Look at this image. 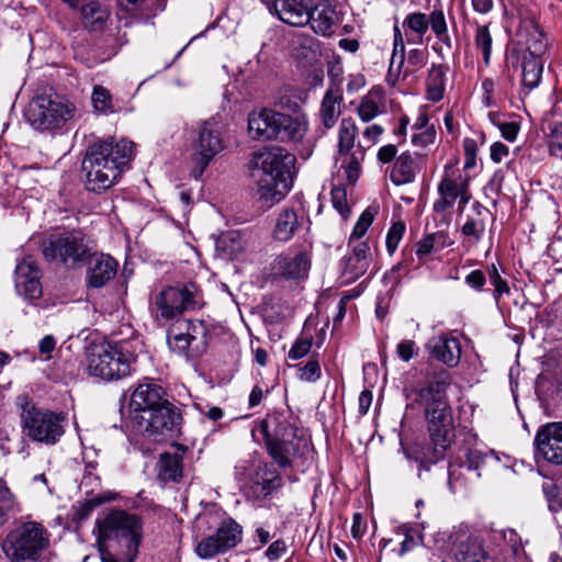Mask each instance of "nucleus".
Masks as SVG:
<instances>
[{"label":"nucleus","mask_w":562,"mask_h":562,"mask_svg":"<svg viewBox=\"0 0 562 562\" xmlns=\"http://www.w3.org/2000/svg\"><path fill=\"white\" fill-rule=\"evenodd\" d=\"M450 385L449 373L441 370L429 376L423 384L406 393V408L423 409L428 425L430 445L420 450H404L407 459L418 462L420 470L435 464L445 457L453 435L452 411L448 402L447 390Z\"/></svg>","instance_id":"f257e3e1"},{"label":"nucleus","mask_w":562,"mask_h":562,"mask_svg":"<svg viewBox=\"0 0 562 562\" xmlns=\"http://www.w3.org/2000/svg\"><path fill=\"white\" fill-rule=\"evenodd\" d=\"M133 155L134 144L127 139H109L90 145L81 164L86 189L98 194L110 189L121 178Z\"/></svg>","instance_id":"f03ea898"},{"label":"nucleus","mask_w":562,"mask_h":562,"mask_svg":"<svg viewBox=\"0 0 562 562\" xmlns=\"http://www.w3.org/2000/svg\"><path fill=\"white\" fill-rule=\"evenodd\" d=\"M142 520L134 514L113 510L98 521L102 562H133L142 541Z\"/></svg>","instance_id":"7ed1b4c3"},{"label":"nucleus","mask_w":562,"mask_h":562,"mask_svg":"<svg viewBox=\"0 0 562 562\" xmlns=\"http://www.w3.org/2000/svg\"><path fill=\"white\" fill-rule=\"evenodd\" d=\"M295 157L276 146L260 150L252 158V177L260 201L271 206L280 202L291 189V171Z\"/></svg>","instance_id":"20e7f679"},{"label":"nucleus","mask_w":562,"mask_h":562,"mask_svg":"<svg viewBox=\"0 0 562 562\" xmlns=\"http://www.w3.org/2000/svg\"><path fill=\"white\" fill-rule=\"evenodd\" d=\"M306 132L307 119L302 113L285 114L271 109H261L248 115V133L257 140L300 143Z\"/></svg>","instance_id":"39448f33"},{"label":"nucleus","mask_w":562,"mask_h":562,"mask_svg":"<svg viewBox=\"0 0 562 562\" xmlns=\"http://www.w3.org/2000/svg\"><path fill=\"white\" fill-rule=\"evenodd\" d=\"M259 430L269 456L281 468L291 467L292 458L303 454L308 448L306 439L297 436L296 429L281 416H267L260 422Z\"/></svg>","instance_id":"423d86ee"},{"label":"nucleus","mask_w":562,"mask_h":562,"mask_svg":"<svg viewBox=\"0 0 562 562\" xmlns=\"http://www.w3.org/2000/svg\"><path fill=\"white\" fill-rule=\"evenodd\" d=\"M378 205H369L358 218L348 241L349 252L341 260V277L349 283L363 276L372 260L373 254L368 240H362L376 214Z\"/></svg>","instance_id":"0eeeda50"},{"label":"nucleus","mask_w":562,"mask_h":562,"mask_svg":"<svg viewBox=\"0 0 562 562\" xmlns=\"http://www.w3.org/2000/svg\"><path fill=\"white\" fill-rule=\"evenodd\" d=\"M49 546L48 531L36 521L18 525L5 536L1 548L11 562L36 561Z\"/></svg>","instance_id":"6e6552de"},{"label":"nucleus","mask_w":562,"mask_h":562,"mask_svg":"<svg viewBox=\"0 0 562 562\" xmlns=\"http://www.w3.org/2000/svg\"><path fill=\"white\" fill-rule=\"evenodd\" d=\"M77 112L74 102L61 95H40L27 108V122L40 132H59L70 122Z\"/></svg>","instance_id":"1a4fd4ad"},{"label":"nucleus","mask_w":562,"mask_h":562,"mask_svg":"<svg viewBox=\"0 0 562 562\" xmlns=\"http://www.w3.org/2000/svg\"><path fill=\"white\" fill-rule=\"evenodd\" d=\"M93 247L89 238L80 231L54 233L42 244L47 260L58 261L75 268L92 256Z\"/></svg>","instance_id":"9d476101"},{"label":"nucleus","mask_w":562,"mask_h":562,"mask_svg":"<svg viewBox=\"0 0 562 562\" xmlns=\"http://www.w3.org/2000/svg\"><path fill=\"white\" fill-rule=\"evenodd\" d=\"M203 295L193 282L167 286L150 300V311L157 321H169L189 310L200 308Z\"/></svg>","instance_id":"9b49d317"},{"label":"nucleus","mask_w":562,"mask_h":562,"mask_svg":"<svg viewBox=\"0 0 562 562\" xmlns=\"http://www.w3.org/2000/svg\"><path fill=\"white\" fill-rule=\"evenodd\" d=\"M87 372L105 381L125 378L131 372V362L116 344L90 345L86 350Z\"/></svg>","instance_id":"f8f14e48"},{"label":"nucleus","mask_w":562,"mask_h":562,"mask_svg":"<svg viewBox=\"0 0 562 562\" xmlns=\"http://www.w3.org/2000/svg\"><path fill=\"white\" fill-rule=\"evenodd\" d=\"M22 428L35 442L53 446L65 434L66 415L49 409H41L26 403L21 413Z\"/></svg>","instance_id":"ddd939ff"},{"label":"nucleus","mask_w":562,"mask_h":562,"mask_svg":"<svg viewBox=\"0 0 562 562\" xmlns=\"http://www.w3.org/2000/svg\"><path fill=\"white\" fill-rule=\"evenodd\" d=\"M192 177L200 179L213 159L224 149V142L215 120L204 121L196 131L192 145Z\"/></svg>","instance_id":"4468645a"},{"label":"nucleus","mask_w":562,"mask_h":562,"mask_svg":"<svg viewBox=\"0 0 562 562\" xmlns=\"http://www.w3.org/2000/svg\"><path fill=\"white\" fill-rule=\"evenodd\" d=\"M180 414L173 405L165 402L151 409L132 415V424L136 434L157 440V437L172 431L178 425Z\"/></svg>","instance_id":"2eb2a0df"},{"label":"nucleus","mask_w":562,"mask_h":562,"mask_svg":"<svg viewBox=\"0 0 562 562\" xmlns=\"http://www.w3.org/2000/svg\"><path fill=\"white\" fill-rule=\"evenodd\" d=\"M397 148L389 144L378 150L376 158L382 164H389L394 160L390 171V180L395 186L408 184L415 181L420 171L422 156L416 153L404 151L396 157Z\"/></svg>","instance_id":"dca6fc26"},{"label":"nucleus","mask_w":562,"mask_h":562,"mask_svg":"<svg viewBox=\"0 0 562 562\" xmlns=\"http://www.w3.org/2000/svg\"><path fill=\"white\" fill-rule=\"evenodd\" d=\"M243 538V528L234 519L221 522L215 532L203 538L196 546V554L202 559H211L235 548Z\"/></svg>","instance_id":"f3484780"},{"label":"nucleus","mask_w":562,"mask_h":562,"mask_svg":"<svg viewBox=\"0 0 562 562\" xmlns=\"http://www.w3.org/2000/svg\"><path fill=\"white\" fill-rule=\"evenodd\" d=\"M407 66L405 64V45L403 35L397 25L394 26L393 50L390 59L386 81L394 87L397 81L407 78L412 72L419 69L425 64V52L423 49H412L408 52Z\"/></svg>","instance_id":"a211bd4d"},{"label":"nucleus","mask_w":562,"mask_h":562,"mask_svg":"<svg viewBox=\"0 0 562 562\" xmlns=\"http://www.w3.org/2000/svg\"><path fill=\"white\" fill-rule=\"evenodd\" d=\"M438 199L434 202L432 209L437 214H445L451 210L458 200V207L463 212L470 202L472 194L469 190V181L461 176L453 178L445 176L438 184Z\"/></svg>","instance_id":"6ab92c4d"},{"label":"nucleus","mask_w":562,"mask_h":562,"mask_svg":"<svg viewBox=\"0 0 562 562\" xmlns=\"http://www.w3.org/2000/svg\"><path fill=\"white\" fill-rule=\"evenodd\" d=\"M311 268V252L305 247L291 248L276 257L271 265L273 276L288 280L307 277Z\"/></svg>","instance_id":"aec40b11"},{"label":"nucleus","mask_w":562,"mask_h":562,"mask_svg":"<svg viewBox=\"0 0 562 562\" xmlns=\"http://www.w3.org/2000/svg\"><path fill=\"white\" fill-rule=\"evenodd\" d=\"M535 456L553 464H562V423L541 426L535 438Z\"/></svg>","instance_id":"412c9836"},{"label":"nucleus","mask_w":562,"mask_h":562,"mask_svg":"<svg viewBox=\"0 0 562 562\" xmlns=\"http://www.w3.org/2000/svg\"><path fill=\"white\" fill-rule=\"evenodd\" d=\"M15 290L27 301L42 296L41 270L33 257L27 256L18 262L14 272Z\"/></svg>","instance_id":"4be33fe9"},{"label":"nucleus","mask_w":562,"mask_h":562,"mask_svg":"<svg viewBox=\"0 0 562 562\" xmlns=\"http://www.w3.org/2000/svg\"><path fill=\"white\" fill-rule=\"evenodd\" d=\"M281 485L282 477L280 474L267 464H261L257 468L245 494L247 499L259 503L271 497Z\"/></svg>","instance_id":"5701e85b"},{"label":"nucleus","mask_w":562,"mask_h":562,"mask_svg":"<svg viewBox=\"0 0 562 562\" xmlns=\"http://www.w3.org/2000/svg\"><path fill=\"white\" fill-rule=\"evenodd\" d=\"M308 15L311 16L308 24L312 30L316 34L327 37L335 34L336 29L342 21L341 12L328 1H319L311 7Z\"/></svg>","instance_id":"b1692460"},{"label":"nucleus","mask_w":562,"mask_h":562,"mask_svg":"<svg viewBox=\"0 0 562 562\" xmlns=\"http://www.w3.org/2000/svg\"><path fill=\"white\" fill-rule=\"evenodd\" d=\"M426 349L432 358L450 368L456 367L461 358L460 342L451 336L439 335L431 337L426 344Z\"/></svg>","instance_id":"393cba45"},{"label":"nucleus","mask_w":562,"mask_h":562,"mask_svg":"<svg viewBox=\"0 0 562 562\" xmlns=\"http://www.w3.org/2000/svg\"><path fill=\"white\" fill-rule=\"evenodd\" d=\"M311 7L307 0H276L272 5L282 22L296 27L308 24Z\"/></svg>","instance_id":"a878e982"},{"label":"nucleus","mask_w":562,"mask_h":562,"mask_svg":"<svg viewBox=\"0 0 562 562\" xmlns=\"http://www.w3.org/2000/svg\"><path fill=\"white\" fill-rule=\"evenodd\" d=\"M451 550L457 562H494L480 539L473 536L460 535Z\"/></svg>","instance_id":"bb28decb"},{"label":"nucleus","mask_w":562,"mask_h":562,"mask_svg":"<svg viewBox=\"0 0 562 562\" xmlns=\"http://www.w3.org/2000/svg\"><path fill=\"white\" fill-rule=\"evenodd\" d=\"M117 270V262L109 255H99L92 258L87 273V283L90 288L100 289L111 281Z\"/></svg>","instance_id":"cd10ccee"},{"label":"nucleus","mask_w":562,"mask_h":562,"mask_svg":"<svg viewBox=\"0 0 562 562\" xmlns=\"http://www.w3.org/2000/svg\"><path fill=\"white\" fill-rule=\"evenodd\" d=\"M166 401L161 398V389L153 383L139 384L131 396L130 407L133 415L143 413L145 409H151Z\"/></svg>","instance_id":"c85d7f7f"},{"label":"nucleus","mask_w":562,"mask_h":562,"mask_svg":"<svg viewBox=\"0 0 562 562\" xmlns=\"http://www.w3.org/2000/svg\"><path fill=\"white\" fill-rule=\"evenodd\" d=\"M342 102V92L338 85H331L321 103L319 119L326 130H330L340 115V104Z\"/></svg>","instance_id":"c756f323"},{"label":"nucleus","mask_w":562,"mask_h":562,"mask_svg":"<svg viewBox=\"0 0 562 562\" xmlns=\"http://www.w3.org/2000/svg\"><path fill=\"white\" fill-rule=\"evenodd\" d=\"M448 67L432 65L426 78V99L430 102H439L443 99L446 91Z\"/></svg>","instance_id":"7c9ffc66"},{"label":"nucleus","mask_w":562,"mask_h":562,"mask_svg":"<svg viewBox=\"0 0 562 562\" xmlns=\"http://www.w3.org/2000/svg\"><path fill=\"white\" fill-rule=\"evenodd\" d=\"M182 454L165 452L157 463L158 477L162 482H179L182 477Z\"/></svg>","instance_id":"2f4dec72"},{"label":"nucleus","mask_w":562,"mask_h":562,"mask_svg":"<svg viewBox=\"0 0 562 562\" xmlns=\"http://www.w3.org/2000/svg\"><path fill=\"white\" fill-rule=\"evenodd\" d=\"M522 35L527 52L525 57H542L548 44L546 35L539 25L532 22L527 24L522 30Z\"/></svg>","instance_id":"473e14b6"},{"label":"nucleus","mask_w":562,"mask_h":562,"mask_svg":"<svg viewBox=\"0 0 562 562\" xmlns=\"http://www.w3.org/2000/svg\"><path fill=\"white\" fill-rule=\"evenodd\" d=\"M299 227L297 214L293 209H282L273 229V238L280 241L290 240Z\"/></svg>","instance_id":"72a5a7b5"},{"label":"nucleus","mask_w":562,"mask_h":562,"mask_svg":"<svg viewBox=\"0 0 562 562\" xmlns=\"http://www.w3.org/2000/svg\"><path fill=\"white\" fill-rule=\"evenodd\" d=\"M363 158L364 149L361 145L353 150L337 155L336 162L345 170L349 183H355L358 180Z\"/></svg>","instance_id":"f704fd0d"},{"label":"nucleus","mask_w":562,"mask_h":562,"mask_svg":"<svg viewBox=\"0 0 562 562\" xmlns=\"http://www.w3.org/2000/svg\"><path fill=\"white\" fill-rule=\"evenodd\" d=\"M186 335L193 342V355H201L206 349L207 328L203 321H182L179 322Z\"/></svg>","instance_id":"c9c22d12"},{"label":"nucleus","mask_w":562,"mask_h":562,"mask_svg":"<svg viewBox=\"0 0 562 562\" xmlns=\"http://www.w3.org/2000/svg\"><path fill=\"white\" fill-rule=\"evenodd\" d=\"M81 16L87 29L98 31L103 27L109 13L99 2L90 1L81 7Z\"/></svg>","instance_id":"e433bc0d"},{"label":"nucleus","mask_w":562,"mask_h":562,"mask_svg":"<svg viewBox=\"0 0 562 562\" xmlns=\"http://www.w3.org/2000/svg\"><path fill=\"white\" fill-rule=\"evenodd\" d=\"M542 57H525L522 59V85L532 90L537 88L541 81L543 72Z\"/></svg>","instance_id":"4c0bfd02"},{"label":"nucleus","mask_w":562,"mask_h":562,"mask_svg":"<svg viewBox=\"0 0 562 562\" xmlns=\"http://www.w3.org/2000/svg\"><path fill=\"white\" fill-rule=\"evenodd\" d=\"M93 112L108 115L117 111L111 92L103 86L95 85L91 93Z\"/></svg>","instance_id":"58836bf2"},{"label":"nucleus","mask_w":562,"mask_h":562,"mask_svg":"<svg viewBox=\"0 0 562 562\" xmlns=\"http://www.w3.org/2000/svg\"><path fill=\"white\" fill-rule=\"evenodd\" d=\"M358 134L356 122L350 119H342L338 128V154L356 149L355 140Z\"/></svg>","instance_id":"ea45409f"},{"label":"nucleus","mask_w":562,"mask_h":562,"mask_svg":"<svg viewBox=\"0 0 562 562\" xmlns=\"http://www.w3.org/2000/svg\"><path fill=\"white\" fill-rule=\"evenodd\" d=\"M244 245L236 232L223 234L216 240L217 252L226 259H234L243 251Z\"/></svg>","instance_id":"a19ab883"},{"label":"nucleus","mask_w":562,"mask_h":562,"mask_svg":"<svg viewBox=\"0 0 562 562\" xmlns=\"http://www.w3.org/2000/svg\"><path fill=\"white\" fill-rule=\"evenodd\" d=\"M167 341L171 350L178 353L193 355V342L186 335L183 328L178 323L173 325L167 335Z\"/></svg>","instance_id":"79ce46f5"},{"label":"nucleus","mask_w":562,"mask_h":562,"mask_svg":"<svg viewBox=\"0 0 562 562\" xmlns=\"http://www.w3.org/2000/svg\"><path fill=\"white\" fill-rule=\"evenodd\" d=\"M381 94L370 91L358 106V115L363 122L373 120L380 113Z\"/></svg>","instance_id":"37998d69"},{"label":"nucleus","mask_w":562,"mask_h":562,"mask_svg":"<svg viewBox=\"0 0 562 562\" xmlns=\"http://www.w3.org/2000/svg\"><path fill=\"white\" fill-rule=\"evenodd\" d=\"M490 456H492V452H484L477 448L469 449L462 463L464 464L467 472L470 475H472L474 479H479L481 476L479 470L484 464L486 458Z\"/></svg>","instance_id":"c03bdc74"},{"label":"nucleus","mask_w":562,"mask_h":562,"mask_svg":"<svg viewBox=\"0 0 562 562\" xmlns=\"http://www.w3.org/2000/svg\"><path fill=\"white\" fill-rule=\"evenodd\" d=\"M471 480H474V477L467 472L462 462L460 464H450L448 471V484L452 492L464 487Z\"/></svg>","instance_id":"a18cd8bd"},{"label":"nucleus","mask_w":562,"mask_h":562,"mask_svg":"<svg viewBox=\"0 0 562 562\" xmlns=\"http://www.w3.org/2000/svg\"><path fill=\"white\" fill-rule=\"evenodd\" d=\"M492 35L487 25H479L474 35L475 47L482 52L485 65L490 64L492 53Z\"/></svg>","instance_id":"49530a36"},{"label":"nucleus","mask_w":562,"mask_h":562,"mask_svg":"<svg viewBox=\"0 0 562 562\" xmlns=\"http://www.w3.org/2000/svg\"><path fill=\"white\" fill-rule=\"evenodd\" d=\"M548 147L551 156L559 157L562 151V122H552L548 125Z\"/></svg>","instance_id":"de8ad7c7"},{"label":"nucleus","mask_w":562,"mask_h":562,"mask_svg":"<svg viewBox=\"0 0 562 562\" xmlns=\"http://www.w3.org/2000/svg\"><path fill=\"white\" fill-rule=\"evenodd\" d=\"M406 231V226L403 222H395L390 227L386 234V250L389 255H393L398 247L400 241L402 240Z\"/></svg>","instance_id":"09e8293b"},{"label":"nucleus","mask_w":562,"mask_h":562,"mask_svg":"<svg viewBox=\"0 0 562 562\" xmlns=\"http://www.w3.org/2000/svg\"><path fill=\"white\" fill-rule=\"evenodd\" d=\"M403 24L419 36H423L428 30L429 20L425 13L415 12L408 14Z\"/></svg>","instance_id":"8fccbe9b"},{"label":"nucleus","mask_w":562,"mask_h":562,"mask_svg":"<svg viewBox=\"0 0 562 562\" xmlns=\"http://www.w3.org/2000/svg\"><path fill=\"white\" fill-rule=\"evenodd\" d=\"M122 5L125 7L126 10H133L139 4L145 3L146 10H149V13L145 14L146 19H149L156 15L157 12L162 11L165 9V0H121Z\"/></svg>","instance_id":"3c124183"},{"label":"nucleus","mask_w":562,"mask_h":562,"mask_svg":"<svg viewBox=\"0 0 562 562\" xmlns=\"http://www.w3.org/2000/svg\"><path fill=\"white\" fill-rule=\"evenodd\" d=\"M429 24L431 30L437 35V37L442 41H449L447 23L445 19V14L441 10H435L429 16Z\"/></svg>","instance_id":"603ef678"},{"label":"nucleus","mask_w":562,"mask_h":562,"mask_svg":"<svg viewBox=\"0 0 562 562\" xmlns=\"http://www.w3.org/2000/svg\"><path fill=\"white\" fill-rule=\"evenodd\" d=\"M312 345V337H299L289 350L288 358L297 360L305 357L310 352Z\"/></svg>","instance_id":"864d4df0"},{"label":"nucleus","mask_w":562,"mask_h":562,"mask_svg":"<svg viewBox=\"0 0 562 562\" xmlns=\"http://www.w3.org/2000/svg\"><path fill=\"white\" fill-rule=\"evenodd\" d=\"M484 231V222L477 218H468L462 226V234L467 237L473 238L474 243H477L483 237Z\"/></svg>","instance_id":"5fc2aeb1"},{"label":"nucleus","mask_w":562,"mask_h":562,"mask_svg":"<svg viewBox=\"0 0 562 562\" xmlns=\"http://www.w3.org/2000/svg\"><path fill=\"white\" fill-rule=\"evenodd\" d=\"M322 371L319 362L312 357L307 363L300 368V380L305 382H315L321 378Z\"/></svg>","instance_id":"6e6d98bb"},{"label":"nucleus","mask_w":562,"mask_h":562,"mask_svg":"<svg viewBox=\"0 0 562 562\" xmlns=\"http://www.w3.org/2000/svg\"><path fill=\"white\" fill-rule=\"evenodd\" d=\"M405 273H407V268L404 263L398 262L384 273L383 281L385 285H390L391 290H394L398 286Z\"/></svg>","instance_id":"4d7b16f0"},{"label":"nucleus","mask_w":562,"mask_h":562,"mask_svg":"<svg viewBox=\"0 0 562 562\" xmlns=\"http://www.w3.org/2000/svg\"><path fill=\"white\" fill-rule=\"evenodd\" d=\"M436 138V130L434 126L426 127L425 130H419L412 137V143L415 146L427 147L432 144Z\"/></svg>","instance_id":"13d9d810"},{"label":"nucleus","mask_w":562,"mask_h":562,"mask_svg":"<svg viewBox=\"0 0 562 562\" xmlns=\"http://www.w3.org/2000/svg\"><path fill=\"white\" fill-rule=\"evenodd\" d=\"M443 237L445 236L441 234H430L423 238L422 240H419L416 249V255L418 256V258L422 259L425 256L429 255L435 247L436 240Z\"/></svg>","instance_id":"bf43d9fd"},{"label":"nucleus","mask_w":562,"mask_h":562,"mask_svg":"<svg viewBox=\"0 0 562 562\" xmlns=\"http://www.w3.org/2000/svg\"><path fill=\"white\" fill-rule=\"evenodd\" d=\"M16 502L4 480L0 479V506L13 510Z\"/></svg>","instance_id":"052dcab7"},{"label":"nucleus","mask_w":562,"mask_h":562,"mask_svg":"<svg viewBox=\"0 0 562 562\" xmlns=\"http://www.w3.org/2000/svg\"><path fill=\"white\" fill-rule=\"evenodd\" d=\"M331 200L334 207L344 216L347 217L350 213V210L348 207L347 201H346V194L342 190H333L331 192Z\"/></svg>","instance_id":"680f3d73"},{"label":"nucleus","mask_w":562,"mask_h":562,"mask_svg":"<svg viewBox=\"0 0 562 562\" xmlns=\"http://www.w3.org/2000/svg\"><path fill=\"white\" fill-rule=\"evenodd\" d=\"M396 350L403 361H409L416 355V344L413 340H402Z\"/></svg>","instance_id":"e2e57ef3"},{"label":"nucleus","mask_w":562,"mask_h":562,"mask_svg":"<svg viewBox=\"0 0 562 562\" xmlns=\"http://www.w3.org/2000/svg\"><path fill=\"white\" fill-rule=\"evenodd\" d=\"M485 276L481 270H473L465 277V283L476 291L483 290Z\"/></svg>","instance_id":"0e129e2a"},{"label":"nucleus","mask_w":562,"mask_h":562,"mask_svg":"<svg viewBox=\"0 0 562 562\" xmlns=\"http://www.w3.org/2000/svg\"><path fill=\"white\" fill-rule=\"evenodd\" d=\"M286 546L283 540L273 541L266 551V557L269 561L279 560L285 552Z\"/></svg>","instance_id":"69168bd1"},{"label":"nucleus","mask_w":562,"mask_h":562,"mask_svg":"<svg viewBox=\"0 0 562 562\" xmlns=\"http://www.w3.org/2000/svg\"><path fill=\"white\" fill-rule=\"evenodd\" d=\"M498 130L506 140L514 142L517 138L519 125L516 122H502Z\"/></svg>","instance_id":"338daca9"},{"label":"nucleus","mask_w":562,"mask_h":562,"mask_svg":"<svg viewBox=\"0 0 562 562\" xmlns=\"http://www.w3.org/2000/svg\"><path fill=\"white\" fill-rule=\"evenodd\" d=\"M508 155L509 148L505 144L501 142H495L491 145V159L495 164H499Z\"/></svg>","instance_id":"774afa93"}]
</instances>
